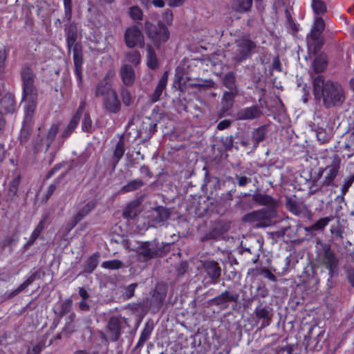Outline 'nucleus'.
<instances>
[{
    "mask_svg": "<svg viewBox=\"0 0 354 354\" xmlns=\"http://www.w3.org/2000/svg\"><path fill=\"white\" fill-rule=\"evenodd\" d=\"M20 73L22 81L21 102L24 107L25 121L29 122L36 109L38 98V91L35 85V75L28 66H24Z\"/></svg>",
    "mask_w": 354,
    "mask_h": 354,
    "instance_id": "1",
    "label": "nucleus"
},
{
    "mask_svg": "<svg viewBox=\"0 0 354 354\" xmlns=\"http://www.w3.org/2000/svg\"><path fill=\"white\" fill-rule=\"evenodd\" d=\"M313 92L317 100H322L326 106L341 104L344 100V90L337 82H325L324 76L319 75L313 81Z\"/></svg>",
    "mask_w": 354,
    "mask_h": 354,
    "instance_id": "2",
    "label": "nucleus"
},
{
    "mask_svg": "<svg viewBox=\"0 0 354 354\" xmlns=\"http://www.w3.org/2000/svg\"><path fill=\"white\" fill-rule=\"evenodd\" d=\"M325 28V23L320 16H315L314 24L310 33L307 36V46L308 51L315 53L323 45L321 34Z\"/></svg>",
    "mask_w": 354,
    "mask_h": 354,
    "instance_id": "3",
    "label": "nucleus"
},
{
    "mask_svg": "<svg viewBox=\"0 0 354 354\" xmlns=\"http://www.w3.org/2000/svg\"><path fill=\"white\" fill-rule=\"evenodd\" d=\"M316 248L317 255L322 259V263L325 265L332 277L338 265L337 258L330 245L326 243L317 242Z\"/></svg>",
    "mask_w": 354,
    "mask_h": 354,
    "instance_id": "4",
    "label": "nucleus"
},
{
    "mask_svg": "<svg viewBox=\"0 0 354 354\" xmlns=\"http://www.w3.org/2000/svg\"><path fill=\"white\" fill-rule=\"evenodd\" d=\"M145 30L151 43L156 47L165 44L169 39V31L164 25L159 24L156 26L147 21Z\"/></svg>",
    "mask_w": 354,
    "mask_h": 354,
    "instance_id": "5",
    "label": "nucleus"
},
{
    "mask_svg": "<svg viewBox=\"0 0 354 354\" xmlns=\"http://www.w3.org/2000/svg\"><path fill=\"white\" fill-rule=\"evenodd\" d=\"M330 164L322 169L319 174V176H323L322 185L326 187L336 186L334 183V180L337 176L340 169L341 160L338 155H333L330 157Z\"/></svg>",
    "mask_w": 354,
    "mask_h": 354,
    "instance_id": "6",
    "label": "nucleus"
},
{
    "mask_svg": "<svg viewBox=\"0 0 354 354\" xmlns=\"http://www.w3.org/2000/svg\"><path fill=\"white\" fill-rule=\"evenodd\" d=\"M255 44L248 37H243L236 40L232 48V58L237 62H242L249 55Z\"/></svg>",
    "mask_w": 354,
    "mask_h": 354,
    "instance_id": "7",
    "label": "nucleus"
},
{
    "mask_svg": "<svg viewBox=\"0 0 354 354\" xmlns=\"http://www.w3.org/2000/svg\"><path fill=\"white\" fill-rule=\"evenodd\" d=\"M138 252L144 261H148L161 255L162 250L157 241H147L141 243Z\"/></svg>",
    "mask_w": 354,
    "mask_h": 354,
    "instance_id": "8",
    "label": "nucleus"
},
{
    "mask_svg": "<svg viewBox=\"0 0 354 354\" xmlns=\"http://www.w3.org/2000/svg\"><path fill=\"white\" fill-rule=\"evenodd\" d=\"M124 41L129 48H133L137 45L142 46L144 44V36L140 29L138 26H133L126 30Z\"/></svg>",
    "mask_w": 354,
    "mask_h": 354,
    "instance_id": "9",
    "label": "nucleus"
},
{
    "mask_svg": "<svg viewBox=\"0 0 354 354\" xmlns=\"http://www.w3.org/2000/svg\"><path fill=\"white\" fill-rule=\"evenodd\" d=\"M126 320L124 318L119 317H111L107 324V330L109 333V337L112 341H117L121 335V329L124 326Z\"/></svg>",
    "mask_w": 354,
    "mask_h": 354,
    "instance_id": "10",
    "label": "nucleus"
},
{
    "mask_svg": "<svg viewBox=\"0 0 354 354\" xmlns=\"http://www.w3.org/2000/svg\"><path fill=\"white\" fill-rule=\"evenodd\" d=\"M103 106L107 112L111 113H118L120 111L121 103L116 91H112L109 95L104 97Z\"/></svg>",
    "mask_w": 354,
    "mask_h": 354,
    "instance_id": "11",
    "label": "nucleus"
},
{
    "mask_svg": "<svg viewBox=\"0 0 354 354\" xmlns=\"http://www.w3.org/2000/svg\"><path fill=\"white\" fill-rule=\"evenodd\" d=\"M86 103L84 102H82L77 110L76 113L75 115L72 118L70 122L68 123V126L66 127V129L63 131L62 133V136L64 138H68L72 132L74 131V129L77 126L80 117L85 109Z\"/></svg>",
    "mask_w": 354,
    "mask_h": 354,
    "instance_id": "12",
    "label": "nucleus"
},
{
    "mask_svg": "<svg viewBox=\"0 0 354 354\" xmlns=\"http://www.w3.org/2000/svg\"><path fill=\"white\" fill-rule=\"evenodd\" d=\"M261 115V111L258 106H252L239 111L236 115V119L241 120H249L259 118Z\"/></svg>",
    "mask_w": 354,
    "mask_h": 354,
    "instance_id": "13",
    "label": "nucleus"
},
{
    "mask_svg": "<svg viewBox=\"0 0 354 354\" xmlns=\"http://www.w3.org/2000/svg\"><path fill=\"white\" fill-rule=\"evenodd\" d=\"M120 74L124 85L129 86L134 84L136 73L131 66L127 64H123L120 68Z\"/></svg>",
    "mask_w": 354,
    "mask_h": 354,
    "instance_id": "14",
    "label": "nucleus"
},
{
    "mask_svg": "<svg viewBox=\"0 0 354 354\" xmlns=\"http://www.w3.org/2000/svg\"><path fill=\"white\" fill-rule=\"evenodd\" d=\"M327 63V56L325 54H320L314 59L310 68V75L313 80L315 78L313 74L322 73L326 68Z\"/></svg>",
    "mask_w": 354,
    "mask_h": 354,
    "instance_id": "15",
    "label": "nucleus"
},
{
    "mask_svg": "<svg viewBox=\"0 0 354 354\" xmlns=\"http://www.w3.org/2000/svg\"><path fill=\"white\" fill-rule=\"evenodd\" d=\"M254 313L259 319L262 320L261 328H265L270 325L272 315L270 308L259 306L255 308Z\"/></svg>",
    "mask_w": 354,
    "mask_h": 354,
    "instance_id": "16",
    "label": "nucleus"
},
{
    "mask_svg": "<svg viewBox=\"0 0 354 354\" xmlns=\"http://www.w3.org/2000/svg\"><path fill=\"white\" fill-rule=\"evenodd\" d=\"M73 61L75 65V73L76 75L77 82H82V56L80 48L75 45L73 48Z\"/></svg>",
    "mask_w": 354,
    "mask_h": 354,
    "instance_id": "17",
    "label": "nucleus"
},
{
    "mask_svg": "<svg viewBox=\"0 0 354 354\" xmlns=\"http://www.w3.org/2000/svg\"><path fill=\"white\" fill-rule=\"evenodd\" d=\"M168 80V73L167 72H165L162 75L160 80L158 82V84L151 95V101L153 102H156L158 101L160 98V96L162 95L163 92L165 91L167 82Z\"/></svg>",
    "mask_w": 354,
    "mask_h": 354,
    "instance_id": "18",
    "label": "nucleus"
},
{
    "mask_svg": "<svg viewBox=\"0 0 354 354\" xmlns=\"http://www.w3.org/2000/svg\"><path fill=\"white\" fill-rule=\"evenodd\" d=\"M204 269L208 276L214 280H217L221 276V268L218 264L214 261H207L203 264Z\"/></svg>",
    "mask_w": 354,
    "mask_h": 354,
    "instance_id": "19",
    "label": "nucleus"
},
{
    "mask_svg": "<svg viewBox=\"0 0 354 354\" xmlns=\"http://www.w3.org/2000/svg\"><path fill=\"white\" fill-rule=\"evenodd\" d=\"M238 297L239 296L236 294H232L229 291H225L217 297H215L212 299V302L216 306H223L230 301H236Z\"/></svg>",
    "mask_w": 354,
    "mask_h": 354,
    "instance_id": "20",
    "label": "nucleus"
},
{
    "mask_svg": "<svg viewBox=\"0 0 354 354\" xmlns=\"http://www.w3.org/2000/svg\"><path fill=\"white\" fill-rule=\"evenodd\" d=\"M0 108L1 112L3 113H13L16 110V102L14 97L10 95H5L0 102Z\"/></svg>",
    "mask_w": 354,
    "mask_h": 354,
    "instance_id": "21",
    "label": "nucleus"
},
{
    "mask_svg": "<svg viewBox=\"0 0 354 354\" xmlns=\"http://www.w3.org/2000/svg\"><path fill=\"white\" fill-rule=\"evenodd\" d=\"M112 91H115L112 88L111 84L109 82L107 77L106 76L102 80H101L95 89V95L96 96H102L104 95L107 96L109 95Z\"/></svg>",
    "mask_w": 354,
    "mask_h": 354,
    "instance_id": "22",
    "label": "nucleus"
},
{
    "mask_svg": "<svg viewBox=\"0 0 354 354\" xmlns=\"http://www.w3.org/2000/svg\"><path fill=\"white\" fill-rule=\"evenodd\" d=\"M95 207V203L93 201H91L85 204L75 215L73 218V226L77 225L83 218L88 215Z\"/></svg>",
    "mask_w": 354,
    "mask_h": 354,
    "instance_id": "23",
    "label": "nucleus"
},
{
    "mask_svg": "<svg viewBox=\"0 0 354 354\" xmlns=\"http://www.w3.org/2000/svg\"><path fill=\"white\" fill-rule=\"evenodd\" d=\"M254 201L261 205H267L269 207H273L275 205L274 200L269 195L257 193L252 196Z\"/></svg>",
    "mask_w": 354,
    "mask_h": 354,
    "instance_id": "24",
    "label": "nucleus"
},
{
    "mask_svg": "<svg viewBox=\"0 0 354 354\" xmlns=\"http://www.w3.org/2000/svg\"><path fill=\"white\" fill-rule=\"evenodd\" d=\"M237 94V91H230L224 93L222 98L223 109L228 111L234 104V99Z\"/></svg>",
    "mask_w": 354,
    "mask_h": 354,
    "instance_id": "25",
    "label": "nucleus"
},
{
    "mask_svg": "<svg viewBox=\"0 0 354 354\" xmlns=\"http://www.w3.org/2000/svg\"><path fill=\"white\" fill-rule=\"evenodd\" d=\"M311 7L315 16L323 15L327 11L326 4L324 0H312Z\"/></svg>",
    "mask_w": 354,
    "mask_h": 354,
    "instance_id": "26",
    "label": "nucleus"
},
{
    "mask_svg": "<svg viewBox=\"0 0 354 354\" xmlns=\"http://www.w3.org/2000/svg\"><path fill=\"white\" fill-rule=\"evenodd\" d=\"M139 212L140 207L138 203L133 202L126 207L123 212V215L126 218L133 219L139 214Z\"/></svg>",
    "mask_w": 354,
    "mask_h": 354,
    "instance_id": "27",
    "label": "nucleus"
},
{
    "mask_svg": "<svg viewBox=\"0 0 354 354\" xmlns=\"http://www.w3.org/2000/svg\"><path fill=\"white\" fill-rule=\"evenodd\" d=\"M45 222H46V218H44L38 223L37 227L35 228V230L32 232L30 237L27 242L28 245H32L35 243V241L37 240V239L39 237V236L40 235V234L44 229Z\"/></svg>",
    "mask_w": 354,
    "mask_h": 354,
    "instance_id": "28",
    "label": "nucleus"
},
{
    "mask_svg": "<svg viewBox=\"0 0 354 354\" xmlns=\"http://www.w3.org/2000/svg\"><path fill=\"white\" fill-rule=\"evenodd\" d=\"M124 153V144L122 139H120L117 143L114 152H113V159H114V165L113 167H115L116 165L119 162L122 157L123 156Z\"/></svg>",
    "mask_w": 354,
    "mask_h": 354,
    "instance_id": "29",
    "label": "nucleus"
},
{
    "mask_svg": "<svg viewBox=\"0 0 354 354\" xmlns=\"http://www.w3.org/2000/svg\"><path fill=\"white\" fill-rule=\"evenodd\" d=\"M333 216H330L324 218H322L319 219L316 223H315L311 227L310 230H322L325 228L328 224L333 220Z\"/></svg>",
    "mask_w": 354,
    "mask_h": 354,
    "instance_id": "30",
    "label": "nucleus"
},
{
    "mask_svg": "<svg viewBox=\"0 0 354 354\" xmlns=\"http://www.w3.org/2000/svg\"><path fill=\"white\" fill-rule=\"evenodd\" d=\"M98 257L99 255L97 254H95L88 259L84 266V271L86 272L90 273L97 267L98 264Z\"/></svg>",
    "mask_w": 354,
    "mask_h": 354,
    "instance_id": "31",
    "label": "nucleus"
},
{
    "mask_svg": "<svg viewBox=\"0 0 354 354\" xmlns=\"http://www.w3.org/2000/svg\"><path fill=\"white\" fill-rule=\"evenodd\" d=\"M224 85L230 89V91H236L235 85V76L233 73L229 72L225 74L223 79Z\"/></svg>",
    "mask_w": 354,
    "mask_h": 354,
    "instance_id": "32",
    "label": "nucleus"
},
{
    "mask_svg": "<svg viewBox=\"0 0 354 354\" xmlns=\"http://www.w3.org/2000/svg\"><path fill=\"white\" fill-rule=\"evenodd\" d=\"M153 330V327L149 324H147L140 335L139 340L138 342V345L143 344L147 340H148L150 337L151 332Z\"/></svg>",
    "mask_w": 354,
    "mask_h": 354,
    "instance_id": "33",
    "label": "nucleus"
},
{
    "mask_svg": "<svg viewBox=\"0 0 354 354\" xmlns=\"http://www.w3.org/2000/svg\"><path fill=\"white\" fill-rule=\"evenodd\" d=\"M156 55L151 46L147 47V66L151 69L157 66Z\"/></svg>",
    "mask_w": 354,
    "mask_h": 354,
    "instance_id": "34",
    "label": "nucleus"
},
{
    "mask_svg": "<svg viewBox=\"0 0 354 354\" xmlns=\"http://www.w3.org/2000/svg\"><path fill=\"white\" fill-rule=\"evenodd\" d=\"M144 183L141 180L136 179L130 181L128 184L122 187L124 192H132L136 190L143 186Z\"/></svg>",
    "mask_w": 354,
    "mask_h": 354,
    "instance_id": "35",
    "label": "nucleus"
},
{
    "mask_svg": "<svg viewBox=\"0 0 354 354\" xmlns=\"http://www.w3.org/2000/svg\"><path fill=\"white\" fill-rule=\"evenodd\" d=\"M125 62L137 66L140 62V55L138 51H133L125 55Z\"/></svg>",
    "mask_w": 354,
    "mask_h": 354,
    "instance_id": "36",
    "label": "nucleus"
},
{
    "mask_svg": "<svg viewBox=\"0 0 354 354\" xmlns=\"http://www.w3.org/2000/svg\"><path fill=\"white\" fill-rule=\"evenodd\" d=\"M122 266V262L118 259H113L102 262V267L105 269L118 270Z\"/></svg>",
    "mask_w": 354,
    "mask_h": 354,
    "instance_id": "37",
    "label": "nucleus"
},
{
    "mask_svg": "<svg viewBox=\"0 0 354 354\" xmlns=\"http://www.w3.org/2000/svg\"><path fill=\"white\" fill-rule=\"evenodd\" d=\"M37 272L32 273L23 283H21L14 292V295H17L24 290L30 286L37 278Z\"/></svg>",
    "mask_w": 354,
    "mask_h": 354,
    "instance_id": "38",
    "label": "nucleus"
},
{
    "mask_svg": "<svg viewBox=\"0 0 354 354\" xmlns=\"http://www.w3.org/2000/svg\"><path fill=\"white\" fill-rule=\"evenodd\" d=\"M252 5V0H237L235 6L239 12H247L251 8Z\"/></svg>",
    "mask_w": 354,
    "mask_h": 354,
    "instance_id": "39",
    "label": "nucleus"
},
{
    "mask_svg": "<svg viewBox=\"0 0 354 354\" xmlns=\"http://www.w3.org/2000/svg\"><path fill=\"white\" fill-rule=\"evenodd\" d=\"M122 102L126 106H129L133 102V97L131 92L127 88H122L120 91Z\"/></svg>",
    "mask_w": 354,
    "mask_h": 354,
    "instance_id": "40",
    "label": "nucleus"
},
{
    "mask_svg": "<svg viewBox=\"0 0 354 354\" xmlns=\"http://www.w3.org/2000/svg\"><path fill=\"white\" fill-rule=\"evenodd\" d=\"M345 148L348 151V157H351L354 154V131L349 134L345 142Z\"/></svg>",
    "mask_w": 354,
    "mask_h": 354,
    "instance_id": "41",
    "label": "nucleus"
},
{
    "mask_svg": "<svg viewBox=\"0 0 354 354\" xmlns=\"http://www.w3.org/2000/svg\"><path fill=\"white\" fill-rule=\"evenodd\" d=\"M75 314H71L66 320L64 330L68 333H72L75 330Z\"/></svg>",
    "mask_w": 354,
    "mask_h": 354,
    "instance_id": "42",
    "label": "nucleus"
},
{
    "mask_svg": "<svg viewBox=\"0 0 354 354\" xmlns=\"http://www.w3.org/2000/svg\"><path fill=\"white\" fill-rule=\"evenodd\" d=\"M59 129V126L57 124H53L49 129L47 134V140H48V147L50 146L53 139L56 136Z\"/></svg>",
    "mask_w": 354,
    "mask_h": 354,
    "instance_id": "43",
    "label": "nucleus"
},
{
    "mask_svg": "<svg viewBox=\"0 0 354 354\" xmlns=\"http://www.w3.org/2000/svg\"><path fill=\"white\" fill-rule=\"evenodd\" d=\"M354 182V174L348 177L345 180L344 184L341 187V194L342 197L346 194L348 191L349 187L352 185Z\"/></svg>",
    "mask_w": 354,
    "mask_h": 354,
    "instance_id": "44",
    "label": "nucleus"
},
{
    "mask_svg": "<svg viewBox=\"0 0 354 354\" xmlns=\"http://www.w3.org/2000/svg\"><path fill=\"white\" fill-rule=\"evenodd\" d=\"M129 15L134 20H140L142 18V12L138 6H133L130 8Z\"/></svg>",
    "mask_w": 354,
    "mask_h": 354,
    "instance_id": "45",
    "label": "nucleus"
},
{
    "mask_svg": "<svg viewBox=\"0 0 354 354\" xmlns=\"http://www.w3.org/2000/svg\"><path fill=\"white\" fill-rule=\"evenodd\" d=\"M82 129L84 131L89 132L92 129V121L88 114H85L82 122Z\"/></svg>",
    "mask_w": 354,
    "mask_h": 354,
    "instance_id": "46",
    "label": "nucleus"
},
{
    "mask_svg": "<svg viewBox=\"0 0 354 354\" xmlns=\"http://www.w3.org/2000/svg\"><path fill=\"white\" fill-rule=\"evenodd\" d=\"M65 17L70 20L72 15V1L71 0H63Z\"/></svg>",
    "mask_w": 354,
    "mask_h": 354,
    "instance_id": "47",
    "label": "nucleus"
},
{
    "mask_svg": "<svg viewBox=\"0 0 354 354\" xmlns=\"http://www.w3.org/2000/svg\"><path fill=\"white\" fill-rule=\"evenodd\" d=\"M7 58V52L4 47L0 48V73H1L5 66V62Z\"/></svg>",
    "mask_w": 354,
    "mask_h": 354,
    "instance_id": "48",
    "label": "nucleus"
},
{
    "mask_svg": "<svg viewBox=\"0 0 354 354\" xmlns=\"http://www.w3.org/2000/svg\"><path fill=\"white\" fill-rule=\"evenodd\" d=\"M76 41V33L71 30V29L68 31V36H67V44L68 48H71L72 46H75Z\"/></svg>",
    "mask_w": 354,
    "mask_h": 354,
    "instance_id": "49",
    "label": "nucleus"
},
{
    "mask_svg": "<svg viewBox=\"0 0 354 354\" xmlns=\"http://www.w3.org/2000/svg\"><path fill=\"white\" fill-rule=\"evenodd\" d=\"M264 138L265 131L263 129H259L255 131L254 134V138L257 142H259L260 141L263 140Z\"/></svg>",
    "mask_w": 354,
    "mask_h": 354,
    "instance_id": "50",
    "label": "nucleus"
},
{
    "mask_svg": "<svg viewBox=\"0 0 354 354\" xmlns=\"http://www.w3.org/2000/svg\"><path fill=\"white\" fill-rule=\"evenodd\" d=\"M136 286V283H132L126 288L125 295L127 298H130L133 295Z\"/></svg>",
    "mask_w": 354,
    "mask_h": 354,
    "instance_id": "51",
    "label": "nucleus"
},
{
    "mask_svg": "<svg viewBox=\"0 0 354 354\" xmlns=\"http://www.w3.org/2000/svg\"><path fill=\"white\" fill-rule=\"evenodd\" d=\"M71 306V301L69 300L64 301L61 305V313L64 315L69 312Z\"/></svg>",
    "mask_w": 354,
    "mask_h": 354,
    "instance_id": "52",
    "label": "nucleus"
},
{
    "mask_svg": "<svg viewBox=\"0 0 354 354\" xmlns=\"http://www.w3.org/2000/svg\"><path fill=\"white\" fill-rule=\"evenodd\" d=\"M287 205L288 206L289 209L294 213L295 214H299V210L297 209V207L296 203L290 199L288 200Z\"/></svg>",
    "mask_w": 354,
    "mask_h": 354,
    "instance_id": "53",
    "label": "nucleus"
},
{
    "mask_svg": "<svg viewBox=\"0 0 354 354\" xmlns=\"http://www.w3.org/2000/svg\"><path fill=\"white\" fill-rule=\"evenodd\" d=\"M230 120H224L221 121L218 124L217 129L218 130H223V129H225L228 128L230 127Z\"/></svg>",
    "mask_w": 354,
    "mask_h": 354,
    "instance_id": "54",
    "label": "nucleus"
},
{
    "mask_svg": "<svg viewBox=\"0 0 354 354\" xmlns=\"http://www.w3.org/2000/svg\"><path fill=\"white\" fill-rule=\"evenodd\" d=\"M41 351V346L39 344H37L32 347L29 348L28 350V354H39Z\"/></svg>",
    "mask_w": 354,
    "mask_h": 354,
    "instance_id": "55",
    "label": "nucleus"
},
{
    "mask_svg": "<svg viewBox=\"0 0 354 354\" xmlns=\"http://www.w3.org/2000/svg\"><path fill=\"white\" fill-rule=\"evenodd\" d=\"M260 214L261 213L259 212H254L251 214H248L245 216V220L252 221L255 220L260 215Z\"/></svg>",
    "mask_w": 354,
    "mask_h": 354,
    "instance_id": "56",
    "label": "nucleus"
},
{
    "mask_svg": "<svg viewBox=\"0 0 354 354\" xmlns=\"http://www.w3.org/2000/svg\"><path fill=\"white\" fill-rule=\"evenodd\" d=\"M237 179H238V185L240 187H244L248 183V178L245 176H241V177L237 176Z\"/></svg>",
    "mask_w": 354,
    "mask_h": 354,
    "instance_id": "57",
    "label": "nucleus"
},
{
    "mask_svg": "<svg viewBox=\"0 0 354 354\" xmlns=\"http://www.w3.org/2000/svg\"><path fill=\"white\" fill-rule=\"evenodd\" d=\"M263 273H264L265 277H266L267 279H270V281H277V277H275V275L274 274H272L268 270L264 271Z\"/></svg>",
    "mask_w": 354,
    "mask_h": 354,
    "instance_id": "58",
    "label": "nucleus"
},
{
    "mask_svg": "<svg viewBox=\"0 0 354 354\" xmlns=\"http://www.w3.org/2000/svg\"><path fill=\"white\" fill-rule=\"evenodd\" d=\"M167 1H168L169 6H172V7L179 6L185 1V0H167Z\"/></svg>",
    "mask_w": 354,
    "mask_h": 354,
    "instance_id": "59",
    "label": "nucleus"
},
{
    "mask_svg": "<svg viewBox=\"0 0 354 354\" xmlns=\"http://www.w3.org/2000/svg\"><path fill=\"white\" fill-rule=\"evenodd\" d=\"M55 189H56L55 185L52 184V185H49L47 189V191H46V198H48L53 194V193L55 192Z\"/></svg>",
    "mask_w": 354,
    "mask_h": 354,
    "instance_id": "60",
    "label": "nucleus"
},
{
    "mask_svg": "<svg viewBox=\"0 0 354 354\" xmlns=\"http://www.w3.org/2000/svg\"><path fill=\"white\" fill-rule=\"evenodd\" d=\"M151 3L156 8H163L165 4L163 0H152Z\"/></svg>",
    "mask_w": 354,
    "mask_h": 354,
    "instance_id": "61",
    "label": "nucleus"
},
{
    "mask_svg": "<svg viewBox=\"0 0 354 354\" xmlns=\"http://www.w3.org/2000/svg\"><path fill=\"white\" fill-rule=\"evenodd\" d=\"M79 294L84 300L88 298V294L87 291L83 288H80Z\"/></svg>",
    "mask_w": 354,
    "mask_h": 354,
    "instance_id": "62",
    "label": "nucleus"
},
{
    "mask_svg": "<svg viewBox=\"0 0 354 354\" xmlns=\"http://www.w3.org/2000/svg\"><path fill=\"white\" fill-rule=\"evenodd\" d=\"M280 66H281V64H280L279 59L275 58L273 60V63H272L273 68L275 70H277V71H281Z\"/></svg>",
    "mask_w": 354,
    "mask_h": 354,
    "instance_id": "63",
    "label": "nucleus"
},
{
    "mask_svg": "<svg viewBox=\"0 0 354 354\" xmlns=\"http://www.w3.org/2000/svg\"><path fill=\"white\" fill-rule=\"evenodd\" d=\"M79 307L82 310H88L89 309V306L85 301H81L80 303Z\"/></svg>",
    "mask_w": 354,
    "mask_h": 354,
    "instance_id": "64",
    "label": "nucleus"
}]
</instances>
